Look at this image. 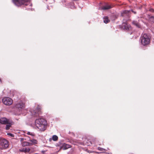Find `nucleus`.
<instances>
[{
	"mask_svg": "<svg viewBox=\"0 0 154 154\" xmlns=\"http://www.w3.org/2000/svg\"><path fill=\"white\" fill-rule=\"evenodd\" d=\"M2 102L4 104L6 105H10L13 103V100L8 97H5L2 99Z\"/></svg>",
	"mask_w": 154,
	"mask_h": 154,
	"instance_id": "obj_6",
	"label": "nucleus"
},
{
	"mask_svg": "<svg viewBox=\"0 0 154 154\" xmlns=\"http://www.w3.org/2000/svg\"><path fill=\"white\" fill-rule=\"evenodd\" d=\"M11 119L5 117H2L0 118V123L2 124L6 125Z\"/></svg>",
	"mask_w": 154,
	"mask_h": 154,
	"instance_id": "obj_8",
	"label": "nucleus"
},
{
	"mask_svg": "<svg viewBox=\"0 0 154 154\" xmlns=\"http://www.w3.org/2000/svg\"><path fill=\"white\" fill-rule=\"evenodd\" d=\"M108 17L107 16L104 17H103L104 22L106 23H107L109 22L110 20H109Z\"/></svg>",
	"mask_w": 154,
	"mask_h": 154,
	"instance_id": "obj_20",
	"label": "nucleus"
},
{
	"mask_svg": "<svg viewBox=\"0 0 154 154\" xmlns=\"http://www.w3.org/2000/svg\"><path fill=\"white\" fill-rule=\"evenodd\" d=\"M130 11H129L125 10L121 13V16L122 17H125L128 18H129V15Z\"/></svg>",
	"mask_w": 154,
	"mask_h": 154,
	"instance_id": "obj_12",
	"label": "nucleus"
},
{
	"mask_svg": "<svg viewBox=\"0 0 154 154\" xmlns=\"http://www.w3.org/2000/svg\"><path fill=\"white\" fill-rule=\"evenodd\" d=\"M19 151L22 152L30 153V149L29 148H21L19 149Z\"/></svg>",
	"mask_w": 154,
	"mask_h": 154,
	"instance_id": "obj_13",
	"label": "nucleus"
},
{
	"mask_svg": "<svg viewBox=\"0 0 154 154\" xmlns=\"http://www.w3.org/2000/svg\"><path fill=\"white\" fill-rule=\"evenodd\" d=\"M14 122L11 120H10L8 122L5 127V129L8 130L10 129V128L11 127L12 125L14 124Z\"/></svg>",
	"mask_w": 154,
	"mask_h": 154,
	"instance_id": "obj_10",
	"label": "nucleus"
},
{
	"mask_svg": "<svg viewBox=\"0 0 154 154\" xmlns=\"http://www.w3.org/2000/svg\"><path fill=\"white\" fill-rule=\"evenodd\" d=\"M122 26L123 28L126 30H129L130 28V25H128L126 23H123L122 24Z\"/></svg>",
	"mask_w": 154,
	"mask_h": 154,
	"instance_id": "obj_14",
	"label": "nucleus"
},
{
	"mask_svg": "<svg viewBox=\"0 0 154 154\" xmlns=\"http://www.w3.org/2000/svg\"><path fill=\"white\" fill-rule=\"evenodd\" d=\"M88 142L86 141V144L88 146H90L92 144V143H95L96 139H94L92 140V141H89V140H88Z\"/></svg>",
	"mask_w": 154,
	"mask_h": 154,
	"instance_id": "obj_17",
	"label": "nucleus"
},
{
	"mask_svg": "<svg viewBox=\"0 0 154 154\" xmlns=\"http://www.w3.org/2000/svg\"><path fill=\"white\" fill-rule=\"evenodd\" d=\"M149 21L154 22V16H149Z\"/></svg>",
	"mask_w": 154,
	"mask_h": 154,
	"instance_id": "obj_22",
	"label": "nucleus"
},
{
	"mask_svg": "<svg viewBox=\"0 0 154 154\" xmlns=\"http://www.w3.org/2000/svg\"><path fill=\"white\" fill-rule=\"evenodd\" d=\"M0 80L1 81V79H0Z\"/></svg>",
	"mask_w": 154,
	"mask_h": 154,
	"instance_id": "obj_28",
	"label": "nucleus"
},
{
	"mask_svg": "<svg viewBox=\"0 0 154 154\" xmlns=\"http://www.w3.org/2000/svg\"><path fill=\"white\" fill-rule=\"evenodd\" d=\"M27 134L29 135H30L32 136H34L35 134L32 133H31L30 132H28L27 133Z\"/></svg>",
	"mask_w": 154,
	"mask_h": 154,
	"instance_id": "obj_23",
	"label": "nucleus"
},
{
	"mask_svg": "<svg viewBox=\"0 0 154 154\" xmlns=\"http://www.w3.org/2000/svg\"><path fill=\"white\" fill-rule=\"evenodd\" d=\"M9 142L6 139L0 137V149H3L8 148L9 146Z\"/></svg>",
	"mask_w": 154,
	"mask_h": 154,
	"instance_id": "obj_5",
	"label": "nucleus"
},
{
	"mask_svg": "<svg viewBox=\"0 0 154 154\" xmlns=\"http://www.w3.org/2000/svg\"><path fill=\"white\" fill-rule=\"evenodd\" d=\"M58 140V137L56 135H53L52 138H51L49 139V140L50 141H51L52 140L54 141H56Z\"/></svg>",
	"mask_w": 154,
	"mask_h": 154,
	"instance_id": "obj_16",
	"label": "nucleus"
},
{
	"mask_svg": "<svg viewBox=\"0 0 154 154\" xmlns=\"http://www.w3.org/2000/svg\"><path fill=\"white\" fill-rule=\"evenodd\" d=\"M21 144L22 146H30V144L29 143V142L24 141L21 143Z\"/></svg>",
	"mask_w": 154,
	"mask_h": 154,
	"instance_id": "obj_18",
	"label": "nucleus"
},
{
	"mask_svg": "<svg viewBox=\"0 0 154 154\" xmlns=\"http://www.w3.org/2000/svg\"><path fill=\"white\" fill-rule=\"evenodd\" d=\"M25 104L22 101H20L15 105V107L18 108H24Z\"/></svg>",
	"mask_w": 154,
	"mask_h": 154,
	"instance_id": "obj_11",
	"label": "nucleus"
},
{
	"mask_svg": "<svg viewBox=\"0 0 154 154\" xmlns=\"http://www.w3.org/2000/svg\"><path fill=\"white\" fill-rule=\"evenodd\" d=\"M29 141V143L30 144V146L37 144L38 143V141L34 139L30 140Z\"/></svg>",
	"mask_w": 154,
	"mask_h": 154,
	"instance_id": "obj_15",
	"label": "nucleus"
},
{
	"mask_svg": "<svg viewBox=\"0 0 154 154\" xmlns=\"http://www.w3.org/2000/svg\"><path fill=\"white\" fill-rule=\"evenodd\" d=\"M97 149L98 150L102 151V152H104L106 151V149L100 147H98Z\"/></svg>",
	"mask_w": 154,
	"mask_h": 154,
	"instance_id": "obj_21",
	"label": "nucleus"
},
{
	"mask_svg": "<svg viewBox=\"0 0 154 154\" xmlns=\"http://www.w3.org/2000/svg\"><path fill=\"white\" fill-rule=\"evenodd\" d=\"M42 107L41 106L37 105L35 109L31 111L32 115L35 117H37L42 113Z\"/></svg>",
	"mask_w": 154,
	"mask_h": 154,
	"instance_id": "obj_3",
	"label": "nucleus"
},
{
	"mask_svg": "<svg viewBox=\"0 0 154 154\" xmlns=\"http://www.w3.org/2000/svg\"><path fill=\"white\" fill-rule=\"evenodd\" d=\"M7 134L8 135L10 136L11 137H14V135L13 134H11L10 133H8Z\"/></svg>",
	"mask_w": 154,
	"mask_h": 154,
	"instance_id": "obj_24",
	"label": "nucleus"
},
{
	"mask_svg": "<svg viewBox=\"0 0 154 154\" xmlns=\"http://www.w3.org/2000/svg\"><path fill=\"white\" fill-rule=\"evenodd\" d=\"M14 4L17 7H20L22 5H27L28 3H29L30 0H12Z\"/></svg>",
	"mask_w": 154,
	"mask_h": 154,
	"instance_id": "obj_4",
	"label": "nucleus"
},
{
	"mask_svg": "<svg viewBox=\"0 0 154 154\" xmlns=\"http://www.w3.org/2000/svg\"><path fill=\"white\" fill-rule=\"evenodd\" d=\"M112 7V6L108 3H106L101 7V9L106 10L109 9Z\"/></svg>",
	"mask_w": 154,
	"mask_h": 154,
	"instance_id": "obj_9",
	"label": "nucleus"
},
{
	"mask_svg": "<svg viewBox=\"0 0 154 154\" xmlns=\"http://www.w3.org/2000/svg\"><path fill=\"white\" fill-rule=\"evenodd\" d=\"M149 11L152 12L154 13V9L152 8H150Z\"/></svg>",
	"mask_w": 154,
	"mask_h": 154,
	"instance_id": "obj_25",
	"label": "nucleus"
},
{
	"mask_svg": "<svg viewBox=\"0 0 154 154\" xmlns=\"http://www.w3.org/2000/svg\"><path fill=\"white\" fill-rule=\"evenodd\" d=\"M35 125L36 127L40 131H44L47 128V122L44 119L39 118L35 120Z\"/></svg>",
	"mask_w": 154,
	"mask_h": 154,
	"instance_id": "obj_1",
	"label": "nucleus"
},
{
	"mask_svg": "<svg viewBox=\"0 0 154 154\" xmlns=\"http://www.w3.org/2000/svg\"><path fill=\"white\" fill-rule=\"evenodd\" d=\"M151 37L146 34H143L140 37L141 43L143 46L147 45L150 42Z\"/></svg>",
	"mask_w": 154,
	"mask_h": 154,
	"instance_id": "obj_2",
	"label": "nucleus"
},
{
	"mask_svg": "<svg viewBox=\"0 0 154 154\" xmlns=\"http://www.w3.org/2000/svg\"><path fill=\"white\" fill-rule=\"evenodd\" d=\"M59 146H60L59 150H61V149L66 150L72 147L71 145L67 144L66 143H60Z\"/></svg>",
	"mask_w": 154,
	"mask_h": 154,
	"instance_id": "obj_7",
	"label": "nucleus"
},
{
	"mask_svg": "<svg viewBox=\"0 0 154 154\" xmlns=\"http://www.w3.org/2000/svg\"><path fill=\"white\" fill-rule=\"evenodd\" d=\"M131 11L134 14H136V11H134L133 10H131Z\"/></svg>",
	"mask_w": 154,
	"mask_h": 154,
	"instance_id": "obj_27",
	"label": "nucleus"
},
{
	"mask_svg": "<svg viewBox=\"0 0 154 154\" xmlns=\"http://www.w3.org/2000/svg\"><path fill=\"white\" fill-rule=\"evenodd\" d=\"M20 141L21 142V143H22L23 142H24V141H24V138H20Z\"/></svg>",
	"mask_w": 154,
	"mask_h": 154,
	"instance_id": "obj_26",
	"label": "nucleus"
},
{
	"mask_svg": "<svg viewBox=\"0 0 154 154\" xmlns=\"http://www.w3.org/2000/svg\"><path fill=\"white\" fill-rule=\"evenodd\" d=\"M132 23L134 25L136 26L138 28H140V25L139 23L137 21H133L132 22Z\"/></svg>",
	"mask_w": 154,
	"mask_h": 154,
	"instance_id": "obj_19",
	"label": "nucleus"
}]
</instances>
